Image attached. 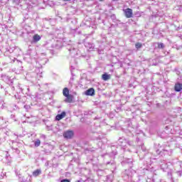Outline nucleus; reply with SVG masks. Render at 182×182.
<instances>
[{
    "label": "nucleus",
    "mask_w": 182,
    "mask_h": 182,
    "mask_svg": "<svg viewBox=\"0 0 182 182\" xmlns=\"http://www.w3.org/2000/svg\"><path fill=\"white\" fill-rule=\"evenodd\" d=\"M158 48L159 49H163V48H164V44L163 43H161L158 45Z\"/></svg>",
    "instance_id": "21"
},
{
    "label": "nucleus",
    "mask_w": 182,
    "mask_h": 182,
    "mask_svg": "<svg viewBox=\"0 0 182 182\" xmlns=\"http://www.w3.org/2000/svg\"><path fill=\"white\" fill-rule=\"evenodd\" d=\"M85 45L86 48H88L89 49H92L94 46L91 43H85Z\"/></svg>",
    "instance_id": "20"
},
{
    "label": "nucleus",
    "mask_w": 182,
    "mask_h": 182,
    "mask_svg": "<svg viewBox=\"0 0 182 182\" xmlns=\"http://www.w3.org/2000/svg\"><path fill=\"white\" fill-rule=\"evenodd\" d=\"M102 80H109L110 79V75L105 73L102 75Z\"/></svg>",
    "instance_id": "13"
},
{
    "label": "nucleus",
    "mask_w": 182,
    "mask_h": 182,
    "mask_svg": "<svg viewBox=\"0 0 182 182\" xmlns=\"http://www.w3.org/2000/svg\"><path fill=\"white\" fill-rule=\"evenodd\" d=\"M141 149L142 151H146V146H144V145H141Z\"/></svg>",
    "instance_id": "27"
},
{
    "label": "nucleus",
    "mask_w": 182,
    "mask_h": 182,
    "mask_svg": "<svg viewBox=\"0 0 182 182\" xmlns=\"http://www.w3.org/2000/svg\"><path fill=\"white\" fill-rule=\"evenodd\" d=\"M182 90V84L180 82H178L175 85V91L176 92H181Z\"/></svg>",
    "instance_id": "9"
},
{
    "label": "nucleus",
    "mask_w": 182,
    "mask_h": 182,
    "mask_svg": "<svg viewBox=\"0 0 182 182\" xmlns=\"http://www.w3.org/2000/svg\"><path fill=\"white\" fill-rule=\"evenodd\" d=\"M99 55H102L103 53V50H98Z\"/></svg>",
    "instance_id": "29"
},
{
    "label": "nucleus",
    "mask_w": 182,
    "mask_h": 182,
    "mask_svg": "<svg viewBox=\"0 0 182 182\" xmlns=\"http://www.w3.org/2000/svg\"><path fill=\"white\" fill-rule=\"evenodd\" d=\"M6 124V122L3 117H0V127H3L4 124Z\"/></svg>",
    "instance_id": "18"
},
{
    "label": "nucleus",
    "mask_w": 182,
    "mask_h": 182,
    "mask_svg": "<svg viewBox=\"0 0 182 182\" xmlns=\"http://www.w3.org/2000/svg\"><path fill=\"white\" fill-rule=\"evenodd\" d=\"M166 164L165 165H164V164H161V167L162 168H166Z\"/></svg>",
    "instance_id": "32"
},
{
    "label": "nucleus",
    "mask_w": 182,
    "mask_h": 182,
    "mask_svg": "<svg viewBox=\"0 0 182 182\" xmlns=\"http://www.w3.org/2000/svg\"><path fill=\"white\" fill-rule=\"evenodd\" d=\"M11 119L12 120H14V122H16V119H15V114H11Z\"/></svg>",
    "instance_id": "24"
},
{
    "label": "nucleus",
    "mask_w": 182,
    "mask_h": 182,
    "mask_svg": "<svg viewBox=\"0 0 182 182\" xmlns=\"http://www.w3.org/2000/svg\"><path fill=\"white\" fill-rule=\"evenodd\" d=\"M7 160H9V161L11 160V157H9V155H8V154H6V156Z\"/></svg>",
    "instance_id": "30"
},
{
    "label": "nucleus",
    "mask_w": 182,
    "mask_h": 182,
    "mask_svg": "<svg viewBox=\"0 0 182 182\" xmlns=\"http://www.w3.org/2000/svg\"><path fill=\"white\" fill-rule=\"evenodd\" d=\"M128 146H133V141L127 140V144Z\"/></svg>",
    "instance_id": "23"
},
{
    "label": "nucleus",
    "mask_w": 182,
    "mask_h": 182,
    "mask_svg": "<svg viewBox=\"0 0 182 182\" xmlns=\"http://www.w3.org/2000/svg\"><path fill=\"white\" fill-rule=\"evenodd\" d=\"M135 48L139 50V49H141V48H143V44H141V43H136Z\"/></svg>",
    "instance_id": "17"
},
{
    "label": "nucleus",
    "mask_w": 182,
    "mask_h": 182,
    "mask_svg": "<svg viewBox=\"0 0 182 182\" xmlns=\"http://www.w3.org/2000/svg\"><path fill=\"white\" fill-rule=\"evenodd\" d=\"M74 133L73 131L68 130L64 132L63 136L65 139H72L73 137Z\"/></svg>",
    "instance_id": "4"
},
{
    "label": "nucleus",
    "mask_w": 182,
    "mask_h": 182,
    "mask_svg": "<svg viewBox=\"0 0 182 182\" xmlns=\"http://www.w3.org/2000/svg\"><path fill=\"white\" fill-rule=\"evenodd\" d=\"M5 106H4V102H0V109H4Z\"/></svg>",
    "instance_id": "26"
},
{
    "label": "nucleus",
    "mask_w": 182,
    "mask_h": 182,
    "mask_svg": "<svg viewBox=\"0 0 182 182\" xmlns=\"http://www.w3.org/2000/svg\"><path fill=\"white\" fill-rule=\"evenodd\" d=\"M124 15L126 18H132L133 17V9H127L124 10Z\"/></svg>",
    "instance_id": "2"
},
{
    "label": "nucleus",
    "mask_w": 182,
    "mask_h": 182,
    "mask_svg": "<svg viewBox=\"0 0 182 182\" xmlns=\"http://www.w3.org/2000/svg\"><path fill=\"white\" fill-rule=\"evenodd\" d=\"M45 47L47 49H49L50 50H52V49L56 48V45L53 44V42L49 41L45 44Z\"/></svg>",
    "instance_id": "5"
},
{
    "label": "nucleus",
    "mask_w": 182,
    "mask_h": 182,
    "mask_svg": "<svg viewBox=\"0 0 182 182\" xmlns=\"http://www.w3.org/2000/svg\"><path fill=\"white\" fill-rule=\"evenodd\" d=\"M63 1H71V0H63Z\"/></svg>",
    "instance_id": "37"
},
{
    "label": "nucleus",
    "mask_w": 182,
    "mask_h": 182,
    "mask_svg": "<svg viewBox=\"0 0 182 182\" xmlns=\"http://www.w3.org/2000/svg\"><path fill=\"white\" fill-rule=\"evenodd\" d=\"M116 16L114 15H112L111 18H115Z\"/></svg>",
    "instance_id": "33"
},
{
    "label": "nucleus",
    "mask_w": 182,
    "mask_h": 182,
    "mask_svg": "<svg viewBox=\"0 0 182 182\" xmlns=\"http://www.w3.org/2000/svg\"><path fill=\"white\" fill-rule=\"evenodd\" d=\"M125 163H127V164L129 165V167L132 168V167H133V159H127L125 160Z\"/></svg>",
    "instance_id": "14"
},
{
    "label": "nucleus",
    "mask_w": 182,
    "mask_h": 182,
    "mask_svg": "<svg viewBox=\"0 0 182 182\" xmlns=\"http://www.w3.org/2000/svg\"><path fill=\"white\" fill-rule=\"evenodd\" d=\"M163 151L165 154H168V156L171 155V149L168 146L163 149Z\"/></svg>",
    "instance_id": "10"
},
{
    "label": "nucleus",
    "mask_w": 182,
    "mask_h": 182,
    "mask_svg": "<svg viewBox=\"0 0 182 182\" xmlns=\"http://www.w3.org/2000/svg\"><path fill=\"white\" fill-rule=\"evenodd\" d=\"M65 97H66L65 100V103H72V102H73V95H67Z\"/></svg>",
    "instance_id": "8"
},
{
    "label": "nucleus",
    "mask_w": 182,
    "mask_h": 182,
    "mask_svg": "<svg viewBox=\"0 0 182 182\" xmlns=\"http://www.w3.org/2000/svg\"><path fill=\"white\" fill-rule=\"evenodd\" d=\"M16 4H18V0H16Z\"/></svg>",
    "instance_id": "35"
},
{
    "label": "nucleus",
    "mask_w": 182,
    "mask_h": 182,
    "mask_svg": "<svg viewBox=\"0 0 182 182\" xmlns=\"http://www.w3.org/2000/svg\"><path fill=\"white\" fill-rule=\"evenodd\" d=\"M118 144L121 146V147H123L124 150H126V144H127V139L122 137L118 139L117 141Z\"/></svg>",
    "instance_id": "1"
},
{
    "label": "nucleus",
    "mask_w": 182,
    "mask_h": 182,
    "mask_svg": "<svg viewBox=\"0 0 182 182\" xmlns=\"http://www.w3.org/2000/svg\"><path fill=\"white\" fill-rule=\"evenodd\" d=\"M33 42H39V41H41V36L38 35V34H35L33 37Z\"/></svg>",
    "instance_id": "12"
},
{
    "label": "nucleus",
    "mask_w": 182,
    "mask_h": 182,
    "mask_svg": "<svg viewBox=\"0 0 182 182\" xmlns=\"http://www.w3.org/2000/svg\"><path fill=\"white\" fill-rule=\"evenodd\" d=\"M178 174H179L180 176H181V173L180 172H178Z\"/></svg>",
    "instance_id": "36"
},
{
    "label": "nucleus",
    "mask_w": 182,
    "mask_h": 182,
    "mask_svg": "<svg viewBox=\"0 0 182 182\" xmlns=\"http://www.w3.org/2000/svg\"><path fill=\"white\" fill-rule=\"evenodd\" d=\"M34 146L36 147H39L41 146V140L36 139V141L34 142Z\"/></svg>",
    "instance_id": "19"
},
{
    "label": "nucleus",
    "mask_w": 182,
    "mask_h": 182,
    "mask_svg": "<svg viewBox=\"0 0 182 182\" xmlns=\"http://www.w3.org/2000/svg\"><path fill=\"white\" fill-rule=\"evenodd\" d=\"M170 134H173V132H171V129L168 130V129H165L161 134V137L162 139H166V137L170 135Z\"/></svg>",
    "instance_id": "3"
},
{
    "label": "nucleus",
    "mask_w": 182,
    "mask_h": 182,
    "mask_svg": "<svg viewBox=\"0 0 182 182\" xmlns=\"http://www.w3.org/2000/svg\"><path fill=\"white\" fill-rule=\"evenodd\" d=\"M29 106H28V105H24V109H26V110H28V109H29Z\"/></svg>",
    "instance_id": "31"
},
{
    "label": "nucleus",
    "mask_w": 182,
    "mask_h": 182,
    "mask_svg": "<svg viewBox=\"0 0 182 182\" xmlns=\"http://www.w3.org/2000/svg\"><path fill=\"white\" fill-rule=\"evenodd\" d=\"M100 1V2H103V1H105V0H99Z\"/></svg>",
    "instance_id": "34"
},
{
    "label": "nucleus",
    "mask_w": 182,
    "mask_h": 182,
    "mask_svg": "<svg viewBox=\"0 0 182 182\" xmlns=\"http://www.w3.org/2000/svg\"><path fill=\"white\" fill-rule=\"evenodd\" d=\"M68 50H69V52H72V50L75 51V50H76V48H75V47H73L71 48H68Z\"/></svg>",
    "instance_id": "25"
},
{
    "label": "nucleus",
    "mask_w": 182,
    "mask_h": 182,
    "mask_svg": "<svg viewBox=\"0 0 182 182\" xmlns=\"http://www.w3.org/2000/svg\"><path fill=\"white\" fill-rule=\"evenodd\" d=\"M41 70V68H38L36 70L38 79H41V77H42V71Z\"/></svg>",
    "instance_id": "16"
},
{
    "label": "nucleus",
    "mask_w": 182,
    "mask_h": 182,
    "mask_svg": "<svg viewBox=\"0 0 182 182\" xmlns=\"http://www.w3.org/2000/svg\"><path fill=\"white\" fill-rule=\"evenodd\" d=\"M127 133H128V136L129 137L133 136V133H132V130H130V129L127 130Z\"/></svg>",
    "instance_id": "22"
},
{
    "label": "nucleus",
    "mask_w": 182,
    "mask_h": 182,
    "mask_svg": "<svg viewBox=\"0 0 182 182\" xmlns=\"http://www.w3.org/2000/svg\"><path fill=\"white\" fill-rule=\"evenodd\" d=\"M86 96H95V89L90 88L85 91Z\"/></svg>",
    "instance_id": "6"
},
{
    "label": "nucleus",
    "mask_w": 182,
    "mask_h": 182,
    "mask_svg": "<svg viewBox=\"0 0 182 182\" xmlns=\"http://www.w3.org/2000/svg\"><path fill=\"white\" fill-rule=\"evenodd\" d=\"M63 95L66 97V96H69V89L68 87H65L63 90Z\"/></svg>",
    "instance_id": "15"
},
{
    "label": "nucleus",
    "mask_w": 182,
    "mask_h": 182,
    "mask_svg": "<svg viewBox=\"0 0 182 182\" xmlns=\"http://www.w3.org/2000/svg\"><path fill=\"white\" fill-rule=\"evenodd\" d=\"M42 173V171L41 169H37L33 172V177H38V176H40V174Z\"/></svg>",
    "instance_id": "11"
},
{
    "label": "nucleus",
    "mask_w": 182,
    "mask_h": 182,
    "mask_svg": "<svg viewBox=\"0 0 182 182\" xmlns=\"http://www.w3.org/2000/svg\"><path fill=\"white\" fill-rule=\"evenodd\" d=\"M60 182H70V180L69 179H62Z\"/></svg>",
    "instance_id": "28"
},
{
    "label": "nucleus",
    "mask_w": 182,
    "mask_h": 182,
    "mask_svg": "<svg viewBox=\"0 0 182 182\" xmlns=\"http://www.w3.org/2000/svg\"><path fill=\"white\" fill-rule=\"evenodd\" d=\"M65 116H66V112H63L61 114H59L55 117V120H58V121L62 120V119H63Z\"/></svg>",
    "instance_id": "7"
}]
</instances>
